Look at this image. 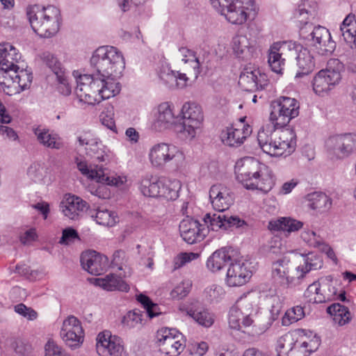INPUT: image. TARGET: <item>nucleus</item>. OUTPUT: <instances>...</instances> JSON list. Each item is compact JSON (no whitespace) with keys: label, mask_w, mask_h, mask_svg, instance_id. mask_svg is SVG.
Segmentation results:
<instances>
[{"label":"nucleus","mask_w":356,"mask_h":356,"mask_svg":"<svg viewBox=\"0 0 356 356\" xmlns=\"http://www.w3.org/2000/svg\"><path fill=\"white\" fill-rule=\"evenodd\" d=\"M21 54L11 44H0V90L8 95L19 94L32 83V73L19 66Z\"/></svg>","instance_id":"obj_1"},{"label":"nucleus","mask_w":356,"mask_h":356,"mask_svg":"<svg viewBox=\"0 0 356 356\" xmlns=\"http://www.w3.org/2000/svg\"><path fill=\"white\" fill-rule=\"evenodd\" d=\"M72 75L76 81L75 90L80 102L89 105H95L104 99L118 95L120 91V85L118 81H105L95 74H81L74 70Z\"/></svg>","instance_id":"obj_2"},{"label":"nucleus","mask_w":356,"mask_h":356,"mask_svg":"<svg viewBox=\"0 0 356 356\" xmlns=\"http://www.w3.org/2000/svg\"><path fill=\"white\" fill-rule=\"evenodd\" d=\"M92 73L105 81H117L125 67L122 52L113 46H101L92 54L90 59Z\"/></svg>","instance_id":"obj_3"},{"label":"nucleus","mask_w":356,"mask_h":356,"mask_svg":"<svg viewBox=\"0 0 356 356\" xmlns=\"http://www.w3.org/2000/svg\"><path fill=\"white\" fill-rule=\"evenodd\" d=\"M321 344L319 337L306 330L289 332L276 342L277 356H310Z\"/></svg>","instance_id":"obj_4"},{"label":"nucleus","mask_w":356,"mask_h":356,"mask_svg":"<svg viewBox=\"0 0 356 356\" xmlns=\"http://www.w3.org/2000/svg\"><path fill=\"white\" fill-rule=\"evenodd\" d=\"M26 15L33 31L42 38H51L60 29L62 17L56 6L30 5L26 8Z\"/></svg>","instance_id":"obj_5"},{"label":"nucleus","mask_w":356,"mask_h":356,"mask_svg":"<svg viewBox=\"0 0 356 356\" xmlns=\"http://www.w3.org/2000/svg\"><path fill=\"white\" fill-rule=\"evenodd\" d=\"M257 140L264 152L271 156H287L296 147V135L290 129H261L258 132Z\"/></svg>","instance_id":"obj_6"},{"label":"nucleus","mask_w":356,"mask_h":356,"mask_svg":"<svg viewBox=\"0 0 356 356\" xmlns=\"http://www.w3.org/2000/svg\"><path fill=\"white\" fill-rule=\"evenodd\" d=\"M235 173L237 181L247 190L267 193L273 186L272 178L262 173L259 162L252 157L238 161L235 166Z\"/></svg>","instance_id":"obj_7"},{"label":"nucleus","mask_w":356,"mask_h":356,"mask_svg":"<svg viewBox=\"0 0 356 356\" xmlns=\"http://www.w3.org/2000/svg\"><path fill=\"white\" fill-rule=\"evenodd\" d=\"M257 296L248 293L241 297L228 313V325L230 329L243 330L254 324Z\"/></svg>","instance_id":"obj_8"},{"label":"nucleus","mask_w":356,"mask_h":356,"mask_svg":"<svg viewBox=\"0 0 356 356\" xmlns=\"http://www.w3.org/2000/svg\"><path fill=\"white\" fill-rule=\"evenodd\" d=\"M343 69V65L339 60L330 59L327 67L314 76L312 81L314 92L319 96L327 94L341 81Z\"/></svg>","instance_id":"obj_9"},{"label":"nucleus","mask_w":356,"mask_h":356,"mask_svg":"<svg viewBox=\"0 0 356 356\" xmlns=\"http://www.w3.org/2000/svg\"><path fill=\"white\" fill-rule=\"evenodd\" d=\"M178 116V124L181 127L179 134L186 138H195L204 120L202 107L194 102H185Z\"/></svg>","instance_id":"obj_10"},{"label":"nucleus","mask_w":356,"mask_h":356,"mask_svg":"<svg viewBox=\"0 0 356 356\" xmlns=\"http://www.w3.org/2000/svg\"><path fill=\"white\" fill-rule=\"evenodd\" d=\"M149 159L155 168H163L169 163H175L177 167L182 166L185 162V154L176 145L161 143L153 145L149 152Z\"/></svg>","instance_id":"obj_11"},{"label":"nucleus","mask_w":356,"mask_h":356,"mask_svg":"<svg viewBox=\"0 0 356 356\" xmlns=\"http://www.w3.org/2000/svg\"><path fill=\"white\" fill-rule=\"evenodd\" d=\"M179 120L178 114L175 113L173 105L168 102H163L153 110L150 127L155 131L170 129L179 134L181 128L178 124Z\"/></svg>","instance_id":"obj_12"},{"label":"nucleus","mask_w":356,"mask_h":356,"mask_svg":"<svg viewBox=\"0 0 356 356\" xmlns=\"http://www.w3.org/2000/svg\"><path fill=\"white\" fill-rule=\"evenodd\" d=\"M300 104L295 98L282 97L271 104L270 120L275 126L284 127L299 115Z\"/></svg>","instance_id":"obj_13"},{"label":"nucleus","mask_w":356,"mask_h":356,"mask_svg":"<svg viewBox=\"0 0 356 356\" xmlns=\"http://www.w3.org/2000/svg\"><path fill=\"white\" fill-rule=\"evenodd\" d=\"M80 146L85 147L86 155L94 161L107 163L111 158L110 149L90 131H83L76 136Z\"/></svg>","instance_id":"obj_14"},{"label":"nucleus","mask_w":356,"mask_h":356,"mask_svg":"<svg viewBox=\"0 0 356 356\" xmlns=\"http://www.w3.org/2000/svg\"><path fill=\"white\" fill-rule=\"evenodd\" d=\"M254 269L252 260L244 258H234L229 265L225 282L230 287L240 286L246 284L251 278Z\"/></svg>","instance_id":"obj_15"},{"label":"nucleus","mask_w":356,"mask_h":356,"mask_svg":"<svg viewBox=\"0 0 356 356\" xmlns=\"http://www.w3.org/2000/svg\"><path fill=\"white\" fill-rule=\"evenodd\" d=\"M156 343L160 350L168 356H177L185 348L183 334L174 328L163 327L156 332Z\"/></svg>","instance_id":"obj_16"},{"label":"nucleus","mask_w":356,"mask_h":356,"mask_svg":"<svg viewBox=\"0 0 356 356\" xmlns=\"http://www.w3.org/2000/svg\"><path fill=\"white\" fill-rule=\"evenodd\" d=\"M300 35L320 55L331 54L335 49L336 43L332 40L329 30L324 26H314L307 34L305 29H302Z\"/></svg>","instance_id":"obj_17"},{"label":"nucleus","mask_w":356,"mask_h":356,"mask_svg":"<svg viewBox=\"0 0 356 356\" xmlns=\"http://www.w3.org/2000/svg\"><path fill=\"white\" fill-rule=\"evenodd\" d=\"M257 10L254 0H237L223 16L233 24L242 25L248 19H254Z\"/></svg>","instance_id":"obj_18"},{"label":"nucleus","mask_w":356,"mask_h":356,"mask_svg":"<svg viewBox=\"0 0 356 356\" xmlns=\"http://www.w3.org/2000/svg\"><path fill=\"white\" fill-rule=\"evenodd\" d=\"M271 276L275 282L286 288L296 286L300 284L296 268L291 270L290 261L286 257L273 262Z\"/></svg>","instance_id":"obj_19"},{"label":"nucleus","mask_w":356,"mask_h":356,"mask_svg":"<svg viewBox=\"0 0 356 356\" xmlns=\"http://www.w3.org/2000/svg\"><path fill=\"white\" fill-rule=\"evenodd\" d=\"M78 170L81 173L88 179H94L97 183L106 184L108 186H121L126 181L124 177L108 176L104 172V168L102 165L92 166L88 165L86 161L76 160Z\"/></svg>","instance_id":"obj_20"},{"label":"nucleus","mask_w":356,"mask_h":356,"mask_svg":"<svg viewBox=\"0 0 356 356\" xmlns=\"http://www.w3.org/2000/svg\"><path fill=\"white\" fill-rule=\"evenodd\" d=\"M326 145L337 158L347 157L356 152V134L347 133L333 136L327 140Z\"/></svg>","instance_id":"obj_21"},{"label":"nucleus","mask_w":356,"mask_h":356,"mask_svg":"<svg viewBox=\"0 0 356 356\" xmlns=\"http://www.w3.org/2000/svg\"><path fill=\"white\" fill-rule=\"evenodd\" d=\"M60 336L66 345L70 348L79 347L84 338L80 321L74 316H68L63 323Z\"/></svg>","instance_id":"obj_22"},{"label":"nucleus","mask_w":356,"mask_h":356,"mask_svg":"<svg viewBox=\"0 0 356 356\" xmlns=\"http://www.w3.org/2000/svg\"><path fill=\"white\" fill-rule=\"evenodd\" d=\"M294 42H277L273 43L268 50V62L271 70L277 73L282 74L285 64L284 56H290L291 49L295 48Z\"/></svg>","instance_id":"obj_23"},{"label":"nucleus","mask_w":356,"mask_h":356,"mask_svg":"<svg viewBox=\"0 0 356 356\" xmlns=\"http://www.w3.org/2000/svg\"><path fill=\"white\" fill-rule=\"evenodd\" d=\"M97 340L96 349L100 356H122L124 353L122 339L109 332L99 333Z\"/></svg>","instance_id":"obj_24"},{"label":"nucleus","mask_w":356,"mask_h":356,"mask_svg":"<svg viewBox=\"0 0 356 356\" xmlns=\"http://www.w3.org/2000/svg\"><path fill=\"white\" fill-rule=\"evenodd\" d=\"M238 84L247 91H255L264 88L268 84L267 76L252 65H247L241 72Z\"/></svg>","instance_id":"obj_25"},{"label":"nucleus","mask_w":356,"mask_h":356,"mask_svg":"<svg viewBox=\"0 0 356 356\" xmlns=\"http://www.w3.org/2000/svg\"><path fill=\"white\" fill-rule=\"evenodd\" d=\"M252 131V127L244 124V118H241L239 123L223 129L220 134V138L225 145L238 147L251 134Z\"/></svg>","instance_id":"obj_26"},{"label":"nucleus","mask_w":356,"mask_h":356,"mask_svg":"<svg viewBox=\"0 0 356 356\" xmlns=\"http://www.w3.org/2000/svg\"><path fill=\"white\" fill-rule=\"evenodd\" d=\"M179 228L181 238L188 244L202 241L207 234L204 225L192 218L182 220Z\"/></svg>","instance_id":"obj_27"},{"label":"nucleus","mask_w":356,"mask_h":356,"mask_svg":"<svg viewBox=\"0 0 356 356\" xmlns=\"http://www.w3.org/2000/svg\"><path fill=\"white\" fill-rule=\"evenodd\" d=\"M204 225L207 226L208 229L212 231H218L220 229L226 230L232 226L238 227L245 225V221L237 216H227L222 212L213 214L207 213L203 218Z\"/></svg>","instance_id":"obj_28"},{"label":"nucleus","mask_w":356,"mask_h":356,"mask_svg":"<svg viewBox=\"0 0 356 356\" xmlns=\"http://www.w3.org/2000/svg\"><path fill=\"white\" fill-rule=\"evenodd\" d=\"M209 199L213 208L223 212L234 202V195L231 190L222 184H214L209 190Z\"/></svg>","instance_id":"obj_29"},{"label":"nucleus","mask_w":356,"mask_h":356,"mask_svg":"<svg viewBox=\"0 0 356 356\" xmlns=\"http://www.w3.org/2000/svg\"><path fill=\"white\" fill-rule=\"evenodd\" d=\"M295 48L291 49V56H296L297 65L299 71L296 73L295 79L306 78L313 71L315 64L314 58L309 51L301 44L294 42Z\"/></svg>","instance_id":"obj_30"},{"label":"nucleus","mask_w":356,"mask_h":356,"mask_svg":"<svg viewBox=\"0 0 356 356\" xmlns=\"http://www.w3.org/2000/svg\"><path fill=\"white\" fill-rule=\"evenodd\" d=\"M83 268L92 275H100L108 266V259L95 250L83 252L81 256Z\"/></svg>","instance_id":"obj_31"},{"label":"nucleus","mask_w":356,"mask_h":356,"mask_svg":"<svg viewBox=\"0 0 356 356\" xmlns=\"http://www.w3.org/2000/svg\"><path fill=\"white\" fill-rule=\"evenodd\" d=\"M230 48L238 58L249 60L256 51V41L246 35H236L232 39Z\"/></svg>","instance_id":"obj_32"},{"label":"nucleus","mask_w":356,"mask_h":356,"mask_svg":"<svg viewBox=\"0 0 356 356\" xmlns=\"http://www.w3.org/2000/svg\"><path fill=\"white\" fill-rule=\"evenodd\" d=\"M336 295V289L330 288L327 284H323L319 282H314L305 290L304 296L308 301L314 303H323L331 300Z\"/></svg>","instance_id":"obj_33"},{"label":"nucleus","mask_w":356,"mask_h":356,"mask_svg":"<svg viewBox=\"0 0 356 356\" xmlns=\"http://www.w3.org/2000/svg\"><path fill=\"white\" fill-rule=\"evenodd\" d=\"M235 251L231 248H222L216 250L207 259L206 266L209 270L217 273L233 260Z\"/></svg>","instance_id":"obj_34"},{"label":"nucleus","mask_w":356,"mask_h":356,"mask_svg":"<svg viewBox=\"0 0 356 356\" xmlns=\"http://www.w3.org/2000/svg\"><path fill=\"white\" fill-rule=\"evenodd\" d=\"M87 207V202L81 197L67 194L60 202V209L63 215L71 220H76Z\"/></svg>","instance_id":"obj_35"},{"label":"nucleus","mask_w":356,"mask_h":356,"mask_svg":"<svg viewBox=\"0 0 356 356\" xmlns=\"http://www.w3.org/2000/svg\"><path fill=\"white\" fill-rule=\"evenodd\" d=\"M92 282L107 291L128 292L130 289L129 285L120 276L113 273L106 275L104 277L93 278Z\"/></svg>","instance_id":"obj_36"},{"label":"nucleus","mask_w":356,"mask_h":356,"mask_svg":"<svg viewBox=\"0 0 356 356\" xmlns=\"http://www.w3.org/2000/svg\"><path fill=\"white\" fill-rule=\"evenodd\" d=\"M181 310L202 327H210L214 323V315L202 307L189 305L181 308Z\"/></svg>","instance_id":"obj_37"},{"label":"nucleus","mask_w":356,"mask_h":356,"mask_svg":"<svg viewBox=\"0 0 356 356\" xmlns=\"http://www.w3.org/2000/svg\"><path fill=\"white\" fill-rule=\"evenodd\" d=\"M33 131L40 144L45 147L60 149L63 147L62 138L54 131L42 127L33 128Z\"/></svg>","instance_id":"obj_38"},{"label":"nucleus","mask_w":356,"mask_h":356,"mask_svg":"<svg viewBox=\"0 0 356 356\" xmlns=\"http://www.w3.org/2000/svg\"><path fill=\"white\" fill-rule=\"evenodd\" d=\"M323 264L321 257L317 254L309 253L301 257V261L296 267V271L299 281L305 277L306 274L312 270H316L322 268Z\"/></svg>","instance_id":"obj_39"},{"label":"nucleus","mask_w":356,"mask_h":356,"mask_svg":"<svg viewBox=\"0 0 356 356\" xmlns=\"http://www.w3.org/2000/svg\"><path fill=\"white\" fill-rule=\"evenodd\" d=\"M303 222L291 217H280L269 221L268 228L271 232L282 231L286 235L302 228Z\"/></svg>","instance_id":"obj_40"},{"label":"nucleus","mask_w":356,"mask_h":356,"mask_svg":"<svg viewBox=\"0 0 356 356\" xmlns=\"http://www.w3.org/2000/svg\"><path fill=\"white\" fill-rule=\"evenodd\" d=\"M161 177H159L152 175H147L138 181V188L140 193L145 197L152 198L159 197V187Z\"/></svg>","instance_id":"obj_41"},{"label":"nucleus","mask_w":356,"mask_h":356,"mask_svg":"<svg viewBox=\"0 0 356 356\" xmlns=\"http://www.w3.org/2000/svg\"><path fill=\"white\" fill-rule=\"evenodd\" d=\"M159 191V197L166 200H175L179 197L181 188V182L177 179H170L161 177Z\"/></svg>","instance_id":"obj_42"},{"label":"nucleus","mask_w":356,"mask_h":356,"mask_svg":"<svg viewBox=\"0 0 356 356\" xmlns=\"http://www.w3.org/2000/svg\"><path fill=\"white\" fill-rule=\"evenodd\" d=\"M179 57L184 64H188L191 67V74L195 79L197 78L201 72L200 67L203 64V60L193 51L186 47L179 49Z\"/></svg>","instance_id":"obj_43"},{"label":"nucleus","mask_w":356,"mask_h":356,"mask_svg":"<svg viewBox=\"0 0 356 356\" xmlns=\"http://www.w3.org/2000/svg\"><path fill=\"white\" fill-rule=\"evenodd\" d=\"M327 313L332 316L334 324L343 326L350 323L352 315L348 307L339 304L334 303L327 309Z\"/></svg>","instance_id":"obj_44"},{"label":"nucleus","mask_w":356,"mask_h":356,"mask_svg":"<svg viewBox=\"0 0 356 356\" xmlns=\"http://www.w3.org/2000/svg\"><path fill=\"white\" fill-rule=\"evenodd\" d=\"M90 214L91 218H92L97 224L101 225L113 227L118 222L117 214L106 209L98 208L96 210L90 211Z\"/></svg>","instance_id":"obj_45"},{"label":"nucleus","mask_w":356,"mask_h":356,"mask_svg":"<svg viewBox=\"0 0 356 356\" xmlns=\"http://www.w3.org/2000/svg\"><path fill=\"white\" fill-rule=\"evenodd\" d=\"M27 175L35 183L46 184L50 181L49 168L42 163H32L28 168Z\"/></svg>","instance_id":"obj_46"},{"label":"nucleus","mask_w":356,"mask_h":356,"mask_svg":"<svg viewBox=\"0 0 356 356\" xmlns=\"http://www.w3.org/2000/svg\"><path fill=\"white\" fill-rule=\"evenodd\" d=\"M143 318L140 311L134 309L127 312L120 321L122 328L125 330L138 328L142 324Z\"/></svg>","instance_id":"obj_47"},{"label":"nucleus","mask_w":356,"mask_h":356,"mask_svg":"<svg viewBox=\"0 0 356 356\" xmlns=\"http://www.w3.org/2000/svg\"><path fill=\"white\" fill-rule=\"evenodd\" d=\"M265 301L272 315H278L283 305V298L275 289H270L265 295Z\"/></svg>","instance_id":"obj_48"},{"label":"nucleus","mask_w":356,"mask_h":356,"mask_svg":"<svg viewBox=\"0 0 356 356\" xmlns=\"http://www.w3.org/2000/svg\"><path fill=\"white\" fill-rule=\"evenodd\" d=\"M332 204L329 197L323 193H314L309 195L308 207L313 210H325Z\"/></svg>","instance_id":"obj_49"},{"label":"nucleus","mask_w":356,"mask_h":356,"mask_svg":"<svg viewBox=\"0 0 356 356\" xmlns=\"http://www.w3.org/2000/svg\"><path fill=\"white\" fill-rule=\"evenodd\" d=\"M300 236L309 247L319 249L325 243L324 239L319 234L309 228H305Z\"/></svg>","instance_id":"obj_50"},{"label":"nucleus","mask_w":356,"mask_h":356,"mask_svg":"<svg viewBox=\"0 0 356 356\" xmlns=\"http://www.w3.org/2000/svg\"><path fill=\"white\" fill-rule=\"evenodd\" d=\"M305 316L304 309L301 306H296L288 309L282 317V323L284 326L289 325L301 320Z\"/></svg>","instance_id":"obj_51"},{"label":"nucleus","mask_w":356,"mask_h":356,"mask_svg":"<svg viewBox=\"0 0 356 356\" xmlns=\"http://www.w3.org/2000/svg\"><path fill=\"white\" fill-rule=\"evenodd\" d=\"M40 58L42 63H44L55 75L63 72L61 68V63L53 53L44 51L40 55Z\"/></svg>","instance_id":"obj_52"},{"label":"nucleus","mask_w":356,"mask_h":356,"mask_svg":"<svg viewBox=\"0 0 356 356\" xmlns=\"http://www.w3.org/2000/svg\"><path fill=\"white\" fill-rule=\"evenodd\" d=\"M225 294V291L223 287L216 284L209 286L204 290L205 298L211 302L220 301Z\"/></svg>","instance_id":"obj_53"},{"label":"nucleus","mask_w":356,"mask_h":356,"mask_svg":"<svg viewBox=\"0 0 356 356\" xmlns=\"http://www.w3.org/2000/svg\"><path fill=\"white\" fill-rule=\"evenodd\" d=\"M176 71L172 70L168 66L163 65L159 72V76L161 81L170 88H175Z\"/></svg>","instance_id":"obj_54"},{"label":"nucleus","mask_w":356,"mask_h":356,"mask_svg":"<svg viewBox=\"0 0 356 356\" xmlns=\"http://www.w3.org/2000/svg\"><path fill=\"white\" fill-rule=\"evenodd\" d=\"M200 257L198 253L181 252L177 254L173 259V270H177L186 264L197 259Z\"/></svg>","instance_id":"obj_55"},{"label":"nucleus","mask_w":356,"mask_h":356,"mask_svg":"<svg viewBox=\"0 0 356 356\" xmlns=\"http://www.w3.org/2000/svg\"><path fill=\"white\" fill-rule=\"evenodd\" d=\"M192 283L190 280H184L178 284L170 292V296L174 299H182L189 293Z\"/></svg>","instance_id":"obj_56"},{"label":"nucleus","mask_w":356,"mask_h":356,"mask_svg":"<svg viewBox=\"0 0 356 356\" xmlns=\"http://www.w3.org/2000/svg\"><path fill=\"white\" fill-rule=\"evenodd\" d=\"M14 311L29 321H34L38 318V313L33 309L26 307L23 303L16 305L14 307Z\"/></svg>","instance_id":"obj_57"},{"label":"nucleus","mask_w":356,"mask_h":356,"mask_svg":"<svg viewBox=\"0 0 356 356\" xmlns=\"http://www.w3.org/2000/svg\"><path fill=\"white\" fill-rule=\"evenodd\" d=\"M79 240L80 238L78 232L74 229L68 227L63 230L62 236L59 240V243L67 245Z\"/></svg>","instance_id":"obj_58"},{"label":"nucleus","mask_w":356,"mask_h":356,"mask_svg":"<svg viewBox=\"0 0 356 356\" xmlns=\"http://www.w3.org/2000/svg\"><path fill=\"white\" fill-rule=\"evenodd\" d=\"M236 1L237 0H210V3L218 13L224 15Z\"/></svg>","instance_id":"obj_59"},{"label":"nucleus","mask_w":356,"mask_h":356,"mask_svg":"<svg viewBox=\"0 0 356 356\" xmlns=\"http://www.w3.org/2000/svg\"><path fill=\"white\" fill-rule=\"evenodd\" d=\"M341 35L344 40L350 44H353L356 41V24H350L349 26L340 28Z\"/></svg>","instance_id":"obj_60"},{"label":"nucleus","mask_w":356,"mask_h":356,"mask_svg":"<svg viewBox=\"0 0 356 356\" xmlns=\"http://www.w3.org/2000/svg\"><path fill=\"white\" fill-rule=\"evenodd\" d=\"M56 76L57 81L58 82V90L59 92L65 96L70 95L72 92V88L69 84L64 72L58 74Z\"/></svg>","instance_id":"obj_61"},{"label":"nucleus","mask_w":356,"mask_h":356,"mask_svg":"<svg viewBox=\"0 0 356 356\" xmlns=\"http://www.w3.org/2000/svg\"><path fill=\"white\" fill-rule=\"evenodd\" d=\"M45 356H70L65 353L62 348L54 341H49L44 347Z\"/></svg>","instance_id":"obj_62"},{"label":"nucleus","mask_w":356,"mask_h":356,"mask_svg":"<svg viewBox=\"0 0 356 356\" xmlns=\"http://www.w3.org/2000/svg\"><path fill=\"white\" fill-rule=\"evenodd\" d=\"M38 238V234L34 228L26 230L24 233L20 235V242L26 245L31 244Z\"/></svg>","instance_id":"obj_63"},{"label":"nucleus","mask_w":356,"mask_h":356,"mask_svg":"<svg viewBox=\"0 0 356 356\" xmlns=\"http://www.w3.org/2000/svg\"><path fill=\"white\" fill-rule=\"evenodd\" d=\"M312 15V10L306 8V5H300L298 8L295 11L294 15L302 23L307 24L308 15Z\"/></svg>","instance_id":"obj_64"}]
</instances>
